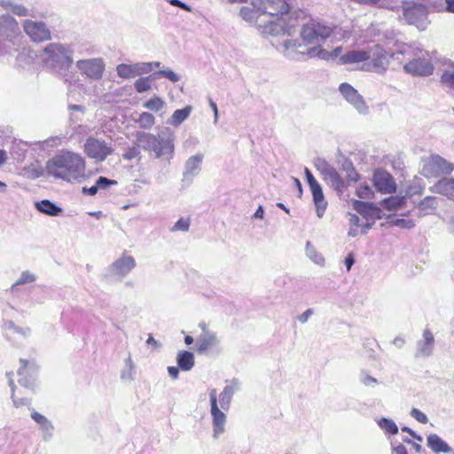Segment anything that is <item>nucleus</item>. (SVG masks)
I'll list each match as a JSON object with an SVG mask.
<instances>
[{
    "mask_svg": "<svg viewBox=\"0 0 454 454\" xmlns=\"http://www.w3.org/2000/svg\"><path fill=\"white\" fill-rule=\"evenodd\" d=\"M292 0H252L251 6H244L239 14L244 20L254 25L264 35H291L295 25H289L294 13L285 18L291 11Z\"/></svg>",
    "mask_w": 454,
    "mask_h": 454,
    "instance_id": "1",
    "label": "nucleus"
},
{
    "mask_svg": "<svg viewBox=\"0 0 454 454\" xmlns=\"http://www.w3.org/2000/svg\"><path fill=\"white\" fill-rule=\"evenodd\" d=\"M48 172L67 182H81L85 178L86 160L79 153L63 151L47 162Z\"/></svg>",
    "mask_w": 454,
    "mask_h": 454,
    "instance_id": "2",
    "label": "nucleus"
},
{
    "mask_svg": "<svg viewBox=\"0 0 454 454\" xmlns=\"http://www.w3.org/2000/svg\"><path fill=\"white\" fill-rule=\"evenodd\" d=\"M402 55L403 60H406L403 70L413 76H428L434 72L429 52L414 44H403L397 51Z\"/></svg>",
    "mask_w": 454,
    "mask_h": 454,
    "instance_id": "3",
    "label": "nucleus"
},
{
    "mask_svg": "<svg viewBox=\"0 0 454 454\" xmlns=\"http://www.w3.org/2000/svg\"><path fill=\"white\" fill-rule=\"evenodd\" d=\"M295 18L301 19L304 22L300 30L301 38L309 46H319V43L330 38L337 28L336 26H332L317 18H309L307 20V15L301 12H294Z\"/></svg>",
    "mask_w": 454,
    "mask_h": 454,
    "instance_id": "4",
    "label": "nucleus"
},
{
    "mask_svg": "<svg viewBox=\"0 0 454 454\" xmlns=\"http://www.w3.org/2000/svg\"><path fill=\"white\" fill-rule=\"evenodd\" d=\"M370 59L362 65L361 69L365 72H372L383 74L387 72L390 59L397 57V51L389 53L381 45L376 44L370 51Z\"/></svg>",
    "mask_w": 454,
    "mask_h": 454,
    "instance_id": "5",
    "label": "nucleus"
},
{
    "mask_svg": "<svg viewBox=\"0 0 454 454\" xmlns=\"http://www.w3.org/2000/svg\"><path fill=\"white\" fill-rule=\"evenodd\" d=\"M283 53L285 56L296 59L299 56H306L313 58L318 56L325 58L326 51L316 46H309V43H305L301 38L299 39H288L283 43Z\"/></svg>",
    "mask_w": 454,
    "mask_h": 454,
    "instance_id": "6",
    "label": "nucleus"
},
{
    "mask_svg": "<svg viewBox=\"0 0 454 454\" xmlns=\"http://www.w3.org/2000/svg\"><path fill=\"white\" fill-rule=\"evenodd\" d=\"M403 17L410 25L416 26L419 30H425L429 23L427 7L420 3L407 4L403 7Z\"/></svg>",
    "mask_w": 454,
    "mask_h": 454,
    "instance_id": "7",
    "label": "nucleus"
},
{
    "mask_svg": "<svg viewBox=\"0 0 454 454\" xmlns=\"http://www.w3.org/2000/svg\"><path fill=\"white\" fill-rule=\"evenodd\" d=\"M83 151L88 158L101 162L113 153L114 149L105 140L90 137L85 141Z\"/></svg>",
    "mask_w": 454,
    "mask_h": 454,
    "instance_id": "8",
    "label": "nucleus"
},
{
    "mask_svg": "<svg viewBox=\"0 0 454 454\" xmlns=\"http://www.w3.org/2000/svg\"><path fill=\"white\" fill-rule=\"evenodd\" d=\"M454 165L439 155H433L429 158L423 168L425 176L438 177L443 174H450L453 171Z\"/></svg>",
    "mask_w": 454,
    "mask_h": 454,
    "instance_id": "9",
    "label": "nucleus"
},
{
    "mask_svg": "<svg viewBox=\"0 0 454 454\" xmlns=\"http://www.w3.org/2000/svg\"><path fill=\"white\" fill-rule=\"evenodd\" d=\"M372 184L375 189L382 194H392L396 192V184L390 173L382 168L373 172Z\"/></svg>",
    "mask_w": 454,
    "mask_h": 454,
    "instance_id": "10",
    "label": "nucleus"
},
{
    "mask_svg": "<svg viewBox=\"0 0 454 454\" xmlns=\"http://www.w3.org/2000/svg\"><path fill=\"white\" fill-rule=\"evenodd\" d=\"M23 28L26 34L34 42L41 43L51 39L50 29L46 27L45 23L42 21L27 20L23 23Z\"/></svg>",
    "mask_w": 454,
    "mask_h": 454,
    "instance_id": "11",
    "label": "nucleus"
},
{
    "mask_svg": "<svg viewBox=\"0 0 454 454\" xmlns=\"http://www.w3.org/2000/svg\"><path fill=\"white\" fill-rule=\"evenodd\" d=\"M305 176L313 195L317 215L321 217L327 205L324 198L322 188L308 168H305Z\"/></svg>",
    "mask_w": 454,
    "mask_h": 454,
    "instance_id": "12",
    "label": "nucleus"
},
{
    "mask_svg": "<svg viewBox=\"0 0 454 454\" xmlns=\"http://www.w3.org/2000/svg\"><path fill=\"white\" fill-rule=\"evenodd\" d=\"M210 405H211V415L213 420L214 433L217 436L223 433L224 424L226 422V415L221 411L217 404V395L216 390L212 389L209 392Z\"/></svg>",
    "mask_w": 454,
    "mask_h": 454,
    "instance_id": "13",
    "label": "nucleus"
},
{
    "mask_svg": "<svg viewBox=\"0 0 454 454\" xmlns=\"http://www.w3.org/2000/svg\"><path fill=\"white\" fill-rule=\"evenodd\" d=\"M77 67L91 79H100L105 70V65L100 59L77 61Z\"/></svg>",
    "mask_w": 454,
    "mask_h": 454,
    "instance_id": "14",
    "label": "nucleus"
},
{
    "mask_svg": "<svg viewBox=\"0 0 454 454\" xmlns=\"http://www.w3.org/2000/svg\"><path fill=\"white\" fill-rule=\"evenodd\" d=\"M324 180L338 192H342L346 184L340 174L331 165L325 163L321 168Z\"/></svg>",
    "mask_w": 454,
    "mask_h": 454,
    "instance_id": "15",
    "label": "nucleus"
},
{
    "mask_svg": "<svg viewBox=\"0 0 454 454\" xmlns=\"http://www.w3.org/2000/svg\"><path fill=\"white\" fill-rule=\"evenodd\" d=\"M339 90L343 97L356 108L363 109L365 106L363 97L350 84L346 82L341 83Z\"/></svg>",
    "mask_w": 454,
    "mask_h": 454,
    "instance_id": "16",
    "label": "nucleus"
},
{
    "mask_svg": "<svg viewBox=\"0 0 454 454\" xmlns=\"http://www.w3.org/2000/svg\"><path fill=\"white\" fill-rule=\"evenodd\" d=\"M368 59H370L369 51L353 50L340 56V60L341 61L342 64H364L367 62Z\"/></svg>",
    "mask_w": 454,
    "mask_h": 454,
    "instance_id": "17",
    "label": "nucleus"
},
{
    "mask_svg": "<svg viewBox=\"0 0 454 454\" xmlns=\"http://www.w3.org/2000/svg\"><path fill=\"white\" fill-rule=\"evenodd\" d=\"M427 446L435 453H450L452 451L449 444L436 434L427 436Z\"/></svg>",
    "mask_w": 454,
    "mask_h": 454,
    "instance_id": "18",
    "label": "nucleus"
},
{
    "mask_svg": "<svg viewBox=\"0 0 454 454\" xmlns=\"http://www.w3.org/2000/svg\"><path fill=\"white\" fill-rule=\"evenodd\" d=\"M434 191L454 200V178L439 180L434 184Z\"/></svg>",
    "mask_w": 454,
    "mask_h": 454,
    "instance_id": "19",
    "label": "nucleus"
},
{
    "mask_svg": "<svg viewBox=\"0 0 454 454\" xmlns=\"http://www.w3.org/2000/svg\"><path fill=\"white\" fill-rule=\"evenodd\" d=\"M216 344V337L215 334L206 332L198 340L197 351L205 353L211 349Z\"/></svg>",
    "mask_w": 454,
    "mask_h": 454,
    "instance_id": "20",
    "label": "nucleus"
},
{
    "mask_svg": "<svg viewBox=\"0 0 454 454\" xmlns=\"http://www.w3.org/2000/svg\"><path fill=\"white\" fill-rule=\"evenodd\" d=\"M176 363L182 371H190L194 366V356L186 350L179 351L176 356Z\"/></svg>",
    "mask_w": 454,
    "mask_h": 454,
    "instance_id": "21",
    "label": "nucleus"
},
{
    "mask_svg": "<svg viewBox=\"0 0 454 454\" xmlns=\"http://www.w3.org/2000/svg\"><path fill=\"white\" fill-rule=\"evenodd\" d=\"M136 141L138 146L143 147L146 151H151V147L157 145V137L145 132H137L136 134Z\"/></svg>",
    "mask_w": 454,
    "mask_h": 454,
    "instance_id": "22",
    "label": "nucleus"
},
{
    "mask_svg": "<svg viewBox=\"0 0 454 454\" xmlns=\"http://www.w3.org/2000/svg\"><path fill=\"white\" fill-rule=\"evenodd\" d=\"M116 70L118 75L125 79L136 77L140 74L139 68L134 65L121 64Z\"/></svg>",
    "mask_w": 454,
    "mask_h": 454,
    "instance_id": "23",
    "label": "nucleus"
},
{
    "mask_svg": "<svg viewBox=\"0 0 454 454\" xmlns=\"http://www.w3.org/2000/svg\"><path fill=\"white\" fill-rule=\"evenodd\" d=\"M114 265L121 272L124 273L132 270L136 266V262L132 256L123 254L114 262Z\"/></svg>",
    "mask_w": 454,
    "mask_h": 454,
    "instance_id": "24",
    "label": "nucleus"
},
{
    "mask_svg": "<svg viewBox=\"0 0 454 454\" xmlns=\"http://www.w3.org/2000/svg\"><path fill=\"white\" fill-rule=\"evenodd\" d=\"M37 208L41 212L53 216L59 215L62 211L60 207H57L55 204H53L48 200H43L40 203H38Z\"/></svg>",
    "mask_w": 454,
    "mask_h": 454,
    "instance_id": "25",
    "label": "nucleus"
},
{
    "mask_svg": "<svg viewBox=\"0 0 454 454\" xmlns=\"http://www.w3.org/2000/svg\"><path fill=\"white\" fill-rule=\"evenodd\" d=\"M44 52L52 59H59L65 55L66 49L60 43H50L44 48Z\"/></svg>",
    "mask_w": 454,
    "mask_h": 454,
    "instance_id": "26",
    "label": "nucleus"
},
{
    "mask_svg": "<svg viewBox=\"0 0 454 454\" xmlns=\"http://www.w3.org/2000/svg\"><path fill=\"white\" fill-rule=\"evenodd\" d=\"M192 111L191 106H186L183 109L176 110L171 116V124L174 126L180 125L185 119L188 118Z\"/></svg>",
    "mask_w": 454,
    "mask_h": 454,
    "instance_id": "27",
    "label": "nucleus"
},
{
    "mask_svg": "<svg viewBox=\"0 0 454 454\" xmlns=\"http://www.w3.org/2000/svg\"><path fill=\"white\" fill-rule=\"evenodd\" d=\"M233 395V389L226 386L219 395V403L222 410L228 411Z\"/></svg>",
    "mask_w": 454,
    "mask_h": 454,
    "instance_id": "28",
    "label": "nucleus"
},
{
    "mask_svg": "<svg viewBox=\"0 0 454 454\" xmlns=\"http://www.w3.org/2000/svg\"><path fill=\"white\" fill-rule=\"evenodd\" d=\"M151 151H153L156 154V157L160 158L166 153H171L173 152V148L169 145V143L162 141V140H159L157 138V145H154L153 146H152Z\"/></svg>",
    "mask_w": 454,
    "mask_h": 454,
    "instance_id": "29",
    "label": "nucleus"
},
{
    "mask_svg": "<svg viewBox=\"0 0 454 454\" xmlns=\"http://www.w3.org/2000/svg\"><path fill=\"white\" fill-rule=\"evenodd\" d=\"M403 198L391 196L382 201V206L387 210H395L403 205Z\"/></svg>",
    "mask_w": 454,
    "mask_h": 454,
    "instance_id": "30",
    "label": "nucleus"
},
{
    "mask_svg": "<svg viewBox=\"0 0 454 454\" xmlns=\"http://www.w3.org/2000/svg\"><path fill=\"white\" fill-rule=\"evenodd\" d=\"M437 205L436 199L434 197H426L420 201L419 205V210L424 214H429L430 210L435 209Z\"/></svg>",
    "mask_w": 454,
    "mask_h": 454,
    "instance_id": "31",
    "label": "nucleus"
},
{
    "mask_svg": "<svg viewBox=\"0 0 454 454\" xmlns=\"http://www.w3.org/2000/svg\"><path fill=\"white\" fill-rule=\"evenodd\" d=\"M353 208L363 215H366L372 209V206L369 202L355 200L352 203Z\"/></svg>",
    "mask_w": 454,
    "mask_h": 454,
    "instance_id": "32",
    "label": "nucleus"
},
{
    "mask_svg": "<svg viewBox=\"0 0 454 454\" xmlns=\"http://www.w3.org/2000/svg\"><path fill=\"white\" fill-rule=\"evenodd\" d=\"M380 427L390 434H396L398 433V427L396 424L388 419H381L379 422Z\"/></svg>",
    "mask_w": 454,
    "mask_h": 454,
    "instance_id": "33",
    "label": "nucleus"
},
{
    "mask_svg": "<svg viewBox=\"0 0 454 454\" xmlns=\"http://www.w3.org/2000/svg\"><path fill=\"white\" fill-rule=\"evenodd\" d=\"M144 106L151 111L158 112L164 106V101L155 96L146 101Z\"/></svg>",
    "mask_w": 454,
    "mask_h": 454,
    "instance_id": "34",
    "label": "nucleus"
},
{
    "mask_svg": "<svg viewBox=\"0 0 454 454\" xmlns=\"http://www.w3.org/2000/svg\"><path fill=\"white\" fill-rule=\"evenodd\" d=\"M151 88V82L149 77H141L135 82V89L137 92L142 93L149 90Z\"/></svg>",
    "mask_w": 454,
    "mask_h": 454,
    "instance_id": "35",
    "label": "nucleus"
},
{
    "mask_svg": "<svg viewBox=\"0 0 454 454\" xmlns=\"http://www.w3.org/2000/svg\"><path fill=\"white\" fill-rule=\"evenodd\" d=\"M190 218H180L171 228L172 231H188L190 228Z\"/></svg>",
    "mask_w": 454,
    "mask_h": 454,
    "instance_id": "36",
    "label": "nucleus"
},
{
    "mask_svg": "<svg viewBox=\"0 0 454 454\" xmlns=\"http://www.w3.org/2000/svg\"><path fill=\"white\" fill-rule=\"evenodd\" d=\"M138 121L141 123L142 127L149 128L154 124L155 119L152 114L145 112L139 115Z\"/></svg>",
    "mask_w": 454,
    "mask_h": 454,
    "instance_id": "37",
    "label": "nucleus"
},
{
    "mask_svg": "<svg viewBox=\"0 0 454 454\" xmlns=\"http://www.w3.org/2000/svg\"><path fill=\"white\" fill-rule=\"evenodd\" d=\"M96 184H98L99 189L106 190V189H107L111 185L117 184V181L114 180V179H109V178L105 177V176H99L97 179Z\"/></svg>",
    "mask_w": 454,
    "mask_h": 454,
    "instance_id": "38",
    "label": "nucleus"
},
{
    "mask_svg": "<svg viewBox=\"0 0 454 454\" xmlns=\"http://www.w3.org/2000/svg\"><path fill=\"white\" fill-rule=\"evenodd\" d=\"M441 82L454 90V72L444 71L441 76Z\"/></svg>",
    "mask_w": 454,
    "mask_h": 454,
    "instance_id": "39",
    "label": "nucleus"
},
{
    "mask_svg": "<svg viewBox=\"0 0 454 454\" xmlns=\"http://www.w3.org/2000/svg\"><path fill=\"white\" fill-rule=\"evenodd\" d=\"M140 152L137 146L129 147L122 154V158L126 160H131L137 158Z\"/></svg>",
    "mask_w": 454,
    "mask_h": 454,
    "instance_id": "40",
    "label": "nucleus"
},
{
    "mask_svg": "<svg viewBox=\"0 0 454 454\" xmlns=\"http://www.w3.org/2000/svg\"><path fill=\"white\" fill-rule=\"evenodd\" d=\"M372 194V192L367 184L360 185L356 189V195H357V197H359L361 199H368L371 197Z\"/></svg>",
    "mask_w": 454,
    "mask_h": 454,
    "instance_id": "41",
    "label": "nucleus"
},
{
    "mask_svg": "<svg viewBox=\"0 0 454 454\" xmlns=\"http://www.w3.org/2000/svg\"><path fill=\"white\" fill-rule=\"evenodd\" d=\"M411 414L417 421L422 424H426L428 421L427 415L416 408L411 410Z\"/></svg>",
    "mask_w": 454,
    "mask_h": 454,
    "instance_id": "42",
    "label": "nucleus"
},
{
    "mask_svg": "<svg viewBox=\"0 0 454 454\" xmlns=\"http://www.w3.org/2000/svg\"><path fill=\"white\" fill-rule=\"evenodd\" d=\"M31 417L39 425L45 426L48 424V419L43 415H42L36 411H33L31 414Z\"/></svg>",
    "mask_w": 454,
    "mask_h": 454,
    "instance_id": "43",
    "label": "nucleus"
},
{
    "mask_svg": "<svg viewBox=\"0 0 454 454\" xmlns=\"http://www.w3.org/2000/svg\"><path fill=\"white\" fill-rule=\"evenodd\" d=\"M34 280H35V277L32 274H30L28 272H24V273H22L21 277L17 281V284H19V285L25 284V283H28V282H33Z\"/></svg>",
    "mask_w": 454,
    "mask_h": 454,
    "instance_id": "44",
    "label": "nucleus"
},
{
    "mask_svg": "<svg viewBox=\"0 0 454 454\" xmlns=\"http://www.w3.org/2000/svg\"><path fill=\"white\" fill-rule=\"evenodd\" d=\"M12 12L18 16H27V10L22 5H14L12 9Z\"/></svg>",
    "mask_w": 454,
    "mask_h": 454,
    "instance_id": "45",
    "label": "nucleus"
},
{
    "mask_svg": "<svg viewBox=\"0 0 454 454\" xmlns=\"http://www.w3.org/2000/svg\"><path fill=\"white\" fill-rule=\"evenodd\" d=\"M99 190L98 186L97 184H95L93 186L88 188V187H83L82 188V193L83 194H86V195H90V196H94L97 194L98 191Z\"/></svg>",
    "mask_w": 454,
    "mask_h": 454,
    "instance_id": "46",
    "label": "nucleus"
},
{
    "mask_svg": "<svg viewBox=\"0 0 454 454\" xmlns=\"http://www.w3.org/2000/svg\"><path fill=\"white\" fill-rule=\"evenodd\" d=\"M425 341L427 345H432L434 342L433 333L429 330H425L423 333Z\"/></svg>",
    "mask_w": 454,
    "mask_h": 454,
    "instance_id": "47",
    "label": "nucleus"
},
{
    "mask_svg": "<svg viewBox=\"0 0 454 454\" xmlns=\"http://www.w3.org/2000/svg\"><path fill=\"white\" fill-rule=\"evenodd\" d=\"M313 314V310L311 309H308L307 310H305L301 315H300L299 317V320L300 322L301 323H305L307 322V320L309 319V317Z\"/></svg>",
    "mask_w": 454,
    "mask_h": 454,
    "instance_id": "48",
    "label": "nucleus"
},
{
    "mask_svg": "<svg viewBox=\"0 0 454 454\" xmlns=\"http://www.w3.org/2000/svg\"><path fill=\"white\" fill-rule=\"evenodd\" d=\"M169 4L173 6L180 7L183 10L190 11V8L184 3L181 2L180 0H169Z\"/></svg>",
    "mask_w": 454,
    "mask_h": 454,
    "instance_id": "49",
    "label": "nucleus"
},
{
    "mask_svg": "<svg viewBox=\"0 0 454 454\" xmlns=\"http://www.w3.org/2000/svg\"><path fill=\"white\" fill-rule=\"evenodd\" d=\"M179 367H176V366H168V374L171 376V378L173 379H177L178 377V374H179Z\"/></svg>",
    "mask_w": 454,
    "mask_h": 454,
    "instance_id": "50",
    "label": "nucleus"
},
{
    "mask_svg": "<svg viewBox=\"0 0 454 454\" xmlns=\"http://www.w3.org/2000/svg\"><path fill=\"white\" fill-rule=\"evenodd\" d=\"M354 256L352 254H348V256L346 257L345 259V265H346V268H347V270H349L352 267V265L354 264Z\"/></svg>",
    "mask_w": 454,
    "mask_h": 454,
    "instance_id": "51",
    "label": "nucleus"
},
{
    "mask_svg": "<svg viewBox=\"0 0 454 454\" xmlns=\"http://www.w3.org/2000/svg\"><path fill=\"white\" fill-rule=\"evenodd\" d=\"M161 74L168 78L170 81L176 82L177 76L176 74L172 71H162Z\"/></svg>",
    "mask_w": 454,
    "mask_h": 454,
    "instance_id": "52",
    "label": "nucleus"
},
{
    "mask_svg": "<svg viewBox=\"0 0 454 454\" xmlns=\"http://www.w3.org/2000/svg\"><path fill=\"white\" fill-rule=\"evenodd\" d=\"M8 159L7 152L4 149H0V166L4 165Z\"/></svg>",
    "mask_w": 454,
    "mask_h": 454,
    "instance_id": "53",
    "label": "nucleus"
},
{
    "mask_svg": "<svg viewBox=\"0 0 454 454\" xmlns=\"http://www.w3.org/2000/svg\"><path fill=\"white\" fill-rule=\"evenodd\" d=\"M20 363L22 364V367L20 370H19L20 375H21L22 373H25L27 366L29 365V362L27 360L20 359Z\"/></svg>",
    "mask_w": 454,
    "mask_h": 454,
    "instance_id": "54",
    "label": "nucleus"
},
{
    "mask_svg": "<svg viewBox=\"0 0 454 454\" xmlns=\"http://www.w3.org/2000/svg\"><path fill=\"white\" fill-rule=\"evenodd\" d=\"M402 431H403V432H407V433H408V434H410L412 437L417 438L419 441H421V440H422V438H421L420 436H418V435L415 434V432H413V431H412L411 428H409V427H403V428H402Z\"/></svg>",
    "mask_w": 454,
    "mask_h": 454,
    "instance_id": "55",
    "label": "nucleus"
},
{
    "mask_svg": "<svg viewBox=\"0 0 454 454\" xmlns=\"http://www.w3.org/2000/svg\"><path fill=\"white\" fill-rule=\"evenodd\" d=\"M395 454H408L406 448L403 445H399L395 448Z\"/></svg>",
    "mask_w": 454,
    "mask_h": 454,
    "instance_id": "56",
    "label": "nucleus"
},
{
    "mask_svg": "<svg viewBox=\"0 0 454 454\" xmlns=\"http://www.w3.org/2000/svg\"><path fill=\"white\" fill-rule=\"evenodd\" d=\"M446 10L454 13V0H446Z\"/></svg>",
    "mask_w": 454,
    "mask_h": 454,
    "instance_id": "57",
    "label": "nucleus"
},
{
    "mask_svg": "<svg viewBox=\"0 0 454 454\" xmlns=\"http://www.w3.org/2000/svg\"><path fill=\"white\" fill-rule=\"evenodd\" d=\"M263 214H264V211H263V208L262 206H259V207L257 208V210L255 211L254 216L255 218H262L263 217Z\"/></svg>",
    "mask_w": 454,
    "mask_h": 454,
    "instance_id": "58",
    "label": "nucleus"
},
{
    "mask_svg": "<svg viewBox=\"0 0 454 454\" xmlns=\"http://www.w3.org/2000/svg\"><path fill=\"white\" fill-rule=\"evenodd\" d=\"M210 106L212 108V110L214 111V114H215V120L217 119V116H218V109H217V106L215 102L211 101L210 102Z\"/></svg>",
    "mask_w": 454,
    "mask_h": 454,
    "instance_id": "59",
    "label": "nucleus"
},
{
    "mask_svg": "<svg viewBox=\"0 0 454 454\" xmlns=\"http://www.w3.org/2000/svg\"><path fill=\"white\" fill-rule=\"evenodd\" d=\"M147 344L157 346V341L154 340L152 334H149L147 339Z\"/></svg>",
    "mask_w": 454,
    "mask_h": 454,
    "instance_id": "60",
    "label": "nucleus"
},
{
    "mask_svg": "<svg viewBox=\"0 0 454 454\" xmlns=\"http://www.w3.org/2000/svg\"><path fill=\"white\" fill-rule=\"evenodd\" d=\"M184 342L186 345H191L193 342V338L190 335L185 336Z\"/></svg>",
    "mask_w": 454,
    "mask_h": 454,
    "instance_id": "61",
    "label": "nucleus"
},
{
    "mask_svg": "<svg viewBox=\"0 0 454 454\" xmlns=\"http://www.w3.org/2000/svg\"><path fill=\"white\" fill-rule=\"evenodd\" d=\"M341 51H342V47L335 48L334 51H333V55L334 56H338L341 52Z\"/></svg>",
    "mask_w": 454,
    "mask_h": 454,
    "instance_id": "62",
    "label": "nucleus"
},
{
    "mask_svg": "<svg viewBox=\"0 0 454 454\" xmlns=\"http://www.w3.org/2000/svg\"><path fill=\"white\" fill-rule=\"evenodd\" d=\"M191 160H194L196 163H200L201 160V158L199 156H195V157L192 158Z\"/></svg>",
    "mask_w": 454,
    "mask_h": 454,
    "instance_id": "63",
    "label": "nucleus"
},
{
    "mask_svg": "<svg viewBox=\"0 0 454 454\" xmlns=\"http://www.w3.org/2000/svg\"><path fill=\"white\" fill-rule=\"evenodd\" d=\"M90 215H93L96 217L99 218L101 216V215H102V212L101 211H98V212H95V213H91Z\"/></svg>",
    "mask_w": 454,
    "mask_h": 454,
    "instance_id": "64",
    "label": "nucleus"
}]
</instances>
